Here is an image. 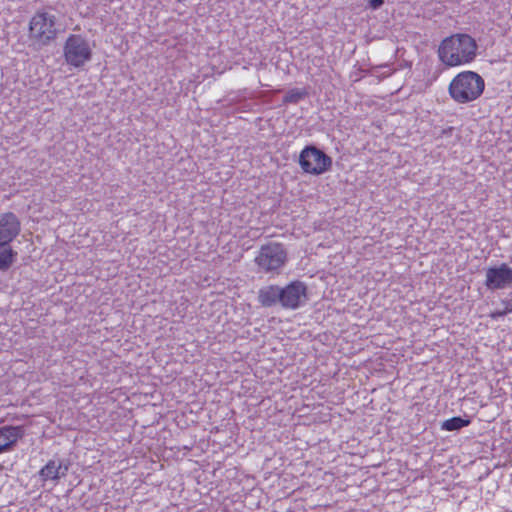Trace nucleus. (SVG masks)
<instances>
[{"label": "nucleus", "mask_w": 512, "mask_h": 512, "mask_svg": "<svg viewBox=\"0 0 512 512\" xmlns=\"http://www.w3.org/2000/svg\"><path fill=\"white\" fill-rule=\"evenodd\" d=\"M478 44L465 33H456L444 38L438 47L440 61L448 66H460L471 63L477 55Z\"/></svg>", "instance_id": "f257e3e1"}, {"label": "nucleus", "mask_w": 512, "mask_h": 512, "mask_svg": "<svg viewBox=\"0 0 512 512\" xmlns=\"http://www.w3.org/2000/svg\"><path fill=\"white\" fill-rule=\"evenodd\" d=\"M485 80L474 71L458 73L448 86V94L458 104L477 100L484 92Z\"/></svg>", "instance_id": "f03ea898"}, {"label": "nucleus", "mask_w": 512, "mask_h": 512, "mask_svg": "<svg viewBox=\"0 0 512 512\" xmlns=\"http://www.w3.org/2000/svg\"><path fill=\"white\" fill-rule=\"evenodd\" d=\"M254 262L257 272L279 275L288 262V252L282 243L269 242L260 247Z\"/></svg>", "instance_id": "7ed1b4c3"}, {"label": "nucleus", "mask_w": 512, "mask_h": 512, "mask_svg": "<svg viewBox=\"0 0 512 512\" xmlns=\"http://www.w3.org/2000/svg\"><path fill=\"white\" fill-rule=\"evenodd\" d=\"M57 18L46 11H37L29 22V39L40 48L50 45L58 35Z\"/></svg>", "instance_id": "20e7f679"}, {"label": "nucleus", "mask_w": 512, "mask_h": 512, "mask_svg": "<svg viewBox=\"0 0 512 512\" xmlns=\"http://www.w3.org/2000/svg\"><path fill=\"white\" fill-rule=\"evenodd\" d=\"M63 56L69 66L80 69L91 61L93 51L83 35L70 34L63 46Z\"/></svg>", "instance_id": "39448f33"}, {"label": "nucleus", "mask_w": 512, "mask_h": 512, "mask_svg": "<svg viewBox=\"0 0 512 512\" xmlns=\"http://www.w3.org/2000/svg\"><path fill=\"white\" fill-rule=\"evenodd\" d=\"M298 163L308 174L321 175L332 167V158L315 145L305 146L299 155Z\"/></svg>", "instance_id": "423d86ee"}, {"label": "nucleus", "mask_w": 512, "mask_h": 512, "mask_svg": "<svg viewBox=\"0 0 512 512\" xmlns=\"http://www.w3.org/2000/svg\"><path fill=\"white\" fill-rule=\"evenodd\" d=\"M280 307L286 310H297L306 305L309 300L308 287L300 280H294L280 286Z\"/></svg>", "instance_id": "0eeeda50"}, {"label": "nucleus", "mask_w": 512, "mask_h": 512, "mask_svg": "<svg viewBox=\"0 0 512 512\" xmlns=\"http://www.w3.org/2000/svg\"><path fill=\"white\" fill-rule=\"evenodd\" d=\"M485 287L490 291L501 290L512 286V268L501 263L486 269Z\"/></svg>", "instance_id": "6e6552de"}, {"label": "nucleus", "mask_w": 512, "mask_h": 512, "mask_svg": "<svg viewBox=\"0 0 512 512\" xmlns=\"http://www.w3.org/2000/svg\"><path fill=\"white\" fill-rule=\"evenodd\" d=\"M71 462L69 459L54 457L50 459L38 472L42 481H53L57 483L61 478L66 477Z\"/></svg>", "instance_id": "1a4fd4ad"}, {"label": "nucleus", "mask_w": 512, "mask_h": 512, "mask_svg": "<svg viewBox=\"0 0 512 512\" xmlns=\"http://www.w3.org/2000/svg\"><path fill=\"white\" fill-rule=\"evenodd\" d=\"M21 232V221L13 212L0 214V243H12Z\"/></svg>", "instance_id": "9d476101"}, {"label": "nucleus", "mask_w": 512, "mask_h": 512, "mask_svg": "<svg viewBox=\"0 0 512 512\" xmlns=\"http://www.w3.org/2000/svg\"><path fill=\"white\" fill-rule=\"evenodd\" d=\"M24 436L22 426L7 425L0 428V454L11 451Z\"/></svg>", "instance_id": "9b49d317"}, {"label": "nucleus", "mask_w": 512, "mask_h": 512, "mask_svg": "<svg viewBox=\"0 0 512 512\" xmlns=\"http://www.w3.org/2000/svg\"><path fill=\"white\" fill-rule=\"evenodd\" d=\"M280 286L270 284L259 289L257 295L258 303L264 308L280 306Z\"/></svg>", "instance_id": "f8f14e48"}, {"label": "nucleus", "mask_w": 512, "mask_h": 512, "mask_svg": "<svg viewBox=\"0 0 512 512\" xmlns=\"http://www.w3.org/2000/svg\"><path fill=\"white\" fill-rule=\"evenodd\" d=\"M18 253L11 243H0V271H8L17 260Z\"/></svg>", "instance_id": "ddd939ff"}, {"label": "nucleus", "mask_w": 512, "mask_h": 512, "mask_svg": "<svg viewBox=\"0 0 512 512\" xmlns=\"http://www.w3.org/2000/svg\"><path fill=\"white\" fill-rule=\"evenodd\" d=\"M471 420L469 418H463L461 416H454L441 423V429L445 431H458L464 427L469 426Z\"/></svg>", "instance_id": "4468645a"}, {"label": "nucleus", "mask_w": 512, "mask_h": 512, "mask_svg": "<svg viewBox=\"0 0 512 512\" xmlns=\"http://www.w3.org/2000/svg\"><path fill=\"white\" fill-rule=\"evenodd\" d=\"M308 96V92L304 88H293L287 91L283 97V103L297 104L299 101L305 99Z\"/></svg>", "instance_id": "2eb2a0df"}, {"label": "nucleus", "mask_w": 512, "mask_h": 512, "mask_svg": "<svg viewBox=\"0 0 512 512\" xmlns=\"http://www.w3.org/2000/svg\"><path fill=\"white\" fill-rule=\"evenodd\" d=\"M501 304L503 305V309H497L489 314V317L492 320H498L499 318L512 313V299L501 300Z\"/></svg>", "instance_id": "dca6fc26"}, {"label": "nucleus", "mask_w": 512, "mask_h": 512, "mask_svg": "<svg viewBox=\"0 0 512 512\" xmlns=\"http://www.w3.org/2000/svg\"><path fill=\"white\" fill-rule=\"evenodd\" d=\"M384 0H368V6L373 10H378L384 4Z\"/></svg>", "instance_id": "f3484780"}, {"label": "nucleus", "mask_w": 512, "mask_h": 512, "mask_svg": "<svg viewBox=\"0 0 512 512\" xmlns=\"http://www.w3.org/2000/svg\"><path fill=\"white\" fill-rule=\"evenodd\" d=\"M454 128L453 127H448V128H445L442 130V135L443 136H450L453 132Z\"/></svg>", "instance_id": "a211bd4d"}, {"label": "nucleus", "mask_w": 512, "mask_h": 512, "mask_svg": "<svg viewBox=\"0 0 512 512\" xmlns=\"http://www.w3.org/2000/svg\"><path fill=\"white\" fill-rule=\"evenodd\" d=\"M393 72H394V71L383 72V74H381V75L379 76V78H386V77H389V76H391V75H392V73H393Z\"/></svg>", "instance_id": "6ab92c4d"}, {"label": "nucleus", "mask_w": 512, "mask_h": 512, "mask_svg": "<svg viewBox=\"0 0 512 512\" xmlns=\"http://www.w3.org/2000/svg\"><path fill=\"white\" fill-rule=\"evenodd\" d=\"M384 67H388V64H385V65H379V66L374 67L373 69H374V70H378V69H380V68H384Z\"/></svg>", "instance_id": "aec40b11"}]
</instances>
